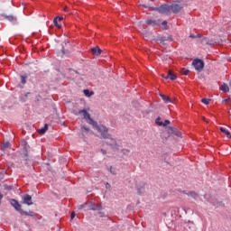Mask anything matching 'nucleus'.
I'll return each instance as SVG.
<instances>
[{
	"label": "nucleus",
	"mask_w": 231,
	"mask_h": 231,
	"mask_svg": "<svg viewBox=\"0 0 231 231\" xmlns=\"http://www.w3.org/2000/svg\"><path fill=\"white\" fill-rule=\"evenodd\" d=\"M93 127H96L97 133H100L102 138H104L106 141V143L110 145L111 147H116V139H114L111 134L107 133L108 129L106 127V125H100L97 123V125H93Z\"/></svg>",
	"instance_id": "nucleus-1"
},
{
	"label": "nucleus",
	"mask_w": 231,
	"mask_h": 231,
	"mask_svg": "<svg viewBox=\"0 0 231 231\" xmlns=\"http://www.w3.org/2000/svg\"><path fill=\"white\" fill-rule=\"evenodd\" d=\"M79 115H82L83 118L90 125H97V122L91 118V116L86 109L79 110Z\"/></svg>",
	"instance_id": "nucleus-2"
},
{
	"label": "nucleus",
	"mask_w": 231,
	"mask_h": 231,
	"mask_svg": "<svg viewBox=\"0 0 231 231\" xmlns=\"http://www.w3.org/2000/svg\"><path fill=\"white\" fill-rule=\"evenodd\" d=\"M192 66L194 67L196 71H199V73H200V71H203V68H205V61H203V60L201 59H195L192 61Z\"/></svg>",
	"instance_id": "nucleus-3"
},
{
	"label": "nucleus",
	"mask_w": 231,
	"mask_h": 231,
	"mask_svg": "<svg viewBox=\"0 0 231 231\" xmlns=\"http://www.w3.org/2000/svg\"><path fill=\"white\" fill-rule=\"evenodd\" d=\"M156 11L159 14H169V12H171V5H162L160 7H157Z\"/></svg>",
	"instance_id": "nucleus-4"
},
{
	"label": "nucleus",
	"mask_w": 231,
	"mask_h": 231,
	"mask_svg": "<svg viewBox=\"0 0 231 231\" xmlns=\"http://www.w3.org/2000/svg\"><path fill=\"white\" fill-rule=\"evenodd\" d=\"M10 204L14 207V210L21 214V210L23 209L21 208L22 206L19 204V201H17L15 199H13L10 200Z\"/></svg>",
	"instance_id": "nucleus-5"
},
{
	"label": "nucleus",
	"mask_w": 231,
	"mask_h": 231,
	"mask_svg": "<svg viewBox=\"0 0 231 231\" xmlns=\"http://www.w3.org/2000/svg\"><path fill=\"white\" fill-rule=\"evenodd\" d=\"M157 41L161 43V44H165V42H172V37L171 36H159L157 38Z\"/></svg>",
	"instance_id": "nucleus-6"
},
{
	"label": "nucleus",
	"mask_w": 231,
	"mask_h": 231,
	"mask_svg": "<svg viewBox=\"0 0 231 231\" xmlns=\"http://www.w3.org/2000/svg\"><path fill=\"white\" fill-rule=\"evenodd\" d=\"M22 199L24 205H33V202L32 201V196H30L29 194H24L22 197Z\"/></svg>",
	"instance_id": "nucleus-7"
},
{
	"label": "nucleus",
	"mask_w": 231,
	"mask_h": 231,
	"mask_svg": "<svg viewBox=\"0 0 231 231\" xmlns=\"http://www.w3.org/2000/svg\"><path fill=\"white\" fill-rule=\"evenodd\" d=\"M89 210H102V204H95L94 202H90L88 204Z\"/></svg>",
	"instance_id": "nucleus-8"
},
{
	"label": "nucleus",
	"mask_w": 231,
	"mask_h": 231,
	"mask_svg": "<svg viewBox=\"0 0 231 231\" xmlns=\"http://www.w3.org/2000/svg\"><path fill=\"white\" fill-rule=\"evenodd\" d=\"M173 12V14H178L181 10V6L178 4H172L170 5V11Z\"/></svg>",
	"instance_id": "nucleus-9"
},
{
	"label": "nucleus",
	"mask_w": 231,
	"mask_h": 231,
	"mask_svg": "<svg viewBox=\"0 0 231 231\" xmlns=\"http://www.w3.org/2000/svg\"><path fill=\"white\" fill-rule=\"evenodd\" d=\"M183 194H187V196H189V198H193V199H195L196 201H198V199H199V195H198V193H196L194 191H189L188 193L183 191Z\"/></svg>",
	"instance_id": "nucleus-10"
},
{
	"label": "nucleus",
	"mask_w": 231,
	"mask_h": 231,
	"mask_svg": "<svg viewBox=\"0 0 231 231\" xmlns=\"http://www.w3.org/2000/svg\"><path fill=\"white\" fill-rule=\"evenodd\" d=\"M162 77L163 79H165L166 80L168 79H170V80H176V79H177V77L175 76L174 73L171 72V70H169L168 75L166 77H164L163 75H162Z\"/></svg>",
	"instance_id": "nucleus-11"
},
{
	"label": "nucleus",
	"mask_w": 231,
	"mask_h": 231,
	"mask_svg": "<svg viewBox=\"0 0 231 231\" xmlns=\"http://www.w3.org/2000/svg\"><path fill=\"white\" fill-rule=\"evenodd\" d=\"M21 216H30V217H35V212L33 211H24V210H20Z\"/></svg>",
	"instance_id": "nucleus-12"
},
{
	"label": "nucleus",
	"mask_w": 231,
	"mask_h": 231,
	"mask_svg": "<svg viewBox=\"0 0 231 231\" xmlns=\"http://www.w3.org/2000/svg\"><path fill=\"white\" fill-rule=\"evenodd\" d=\"M91 52L93 55H96L98 57V55H100L102 53V50L98 47H95L91 49Z\"/></svg>",
	"instance_id": "nucleus-13"
},
{
	"label": "nucleus",
	"mask_w": 231,
	"mask_h": 231,
	"mask_svg": "<svg viewBox=\"0 0 231 231\" xmlns=\"http://www.w3.org/2000/svg\"><path fill=\"white\" fill-rule=\"evenodd\" d=\"M220 89H221V91H223V93H228V91H230V88H228V85L226 84V83H223Z\"/></svg>",
	"instance_id": "nucleus-14"
},
{
	"label": "nucleus",
	"mask_w": 231,
	"mask_h": 231,
	"mask_svg": "<svg viewBox=\"0 0 231 231\" xmlns=\"http://www.w3.org/2000/svg\"><path fill=\"white\" fill-rule=\"evenodd\" d=\"M146 24L149 26H158V23L155 20L148 19Z\"/></svg>",
	"instance_id": "nucleus-15"
},
{
	"label": "nucleus",
	"mask_w": 231,
	"mask_h": 231,
	"mask_svg": "<svg viewBox=\"0 0 231 231\" xmlns=\"http://www.w3.org/2000/svg\"><path fill=\"white\" fill-rule=\"evenodd\" d=\"M5 19H7V21H10V23H17V18L14 15H6Z\"/></svg>",
	"instance_id": "nucleus-16"
},
{
	"label": "nucleus",
	"mask_w": 231,
	"mask_h": 231,
	"mask_svg": "<svg viewBox=\"0 0 231 231\" xmlns=\"http://www.w3.org/2000/svg\"><path fill=\"white\" fill-rule=\"evenodd\" d=\"M160 97L163 100V102H165V104H169V102H171V97H167L163 94H161Z\"/></svg>",
	"instance_id": "nucleus-17"
},
{
	"label": "nucleus",
	"mask_w": 231,
	"mask_h": 231,
	"mask_svg": "<svg viewBox=\"0 0 231 231\" xmlns=\"http://www.w3.org/2000/svg\"><path fill=\"white\" fill-rule=\"evenodd\" d=\"M220 131L221 133H223L224 134H226V136L227 138H230L231 134H230V132L228 130H226V128L225 127H220Z\"/></svg>",
	"instance_id": "nucleus-18"
},
{
	"label": "nucleus",
	"mask_w": 231,
	"mask_h": 231,
	"mask_svg": "<svg viewBox=\"0 0 231 231\" xmlns=\"http://www.w3.org/2000/svg\"><path fill=\"white\" fill-rule=\"evenodd\" d=\"M199 42H201V44H212L210 42V40H208V38H207V37L201 38L199 40Z\"/></svg>",
	"instance_id": "nucleus-19"
},
{
	"label": "nucleus",
	"mask_w": 231,
	"mask_h": 231,
	"mask_svg": "<svg viewBox=\"0 0 231 231\" xmlns=\"http://www.w3.org/2000/svg\"><path fill=\"white\" fill-rule=\"evenodd\" d=\"M48 131V125H45L44 127L38 130L39 134H44Z\"/></svg>",
	"instance_id": "nucleus-20"
},
{
	"label": "nucleus",
	"mask_w": 231,
	"mask_h": 231,
	"mask_svg": "<svg viewBox=\"0 0 231 231\" xmlns=\"http://www.w3.org/2000/svg\"><path fill=\"white\" fill-rule=\"evenodd\" d=\"M83 93H84L85 97H93V95H94L93 91H89V89L83 90Z\"/></svg>",
	"instance_id": "nucleus-21"
},
{
	"label": "nucleus",
	"mask_w": 231,
	"mask_h": 231,
	"mask_svg": "<svg viewBox=\"0 0 231 231\" xmlns=\"http://www.w3.org/2000/svg\"><path fill=\"white\" fill-rule=\"evenodd\" d=\"M53 23H54V26H56L57 28H61L60 24H59V17H56L53 20Z\"/></svg>",
	"instance_id": "nucleus-22"
},
{
	"label": "nucleus",
	"mask_w": 231,
	"mask_h": 231,
	"mask_svg": "<svg viewBox=\"0 0 231 231\" xmlns=\"http://www.w3.org/2000/svg\"><path fill=\"white\" fill-rule=\"evenodd\" d=\"M201 102H202V104H205L206 106H208L210 104V99L202 98Z\"/></svg>",
	"instance_id": "nucleus-23"
},
{
	"label": "nucleus",
	"mask_w": 231,
	"mask_h": 231,
	"mask_svg": "<svg viewBox=\"0 0 231 231\" xmlns=\"http://www.w3.org/2000/svg\"><path fill=\"white\" fill-rule=\"evenodd\" d=\"M137 192L138 194H143V192H145V188L141 187V188H137Z\"/></svg>",
	"instance_id": "nucleus-24"
},
{
	"label": "nucleus",
	"mask_w": 231,
	"mask_h": 231,
	"mask_svg": "<svg viewBox=\"0 0 231 231\" xmlns=\"http://www.w3.org/2000/svg\"><path fill=\"white\" fill-rule=\"evenodd\" d=\"M180 73L182 75H189V73H190V70L187 69H182Z\"/></svg>",
	"instance_id": "nucleus-25"
},
{
	"label": "nucleus",
	"mask_w": 231,
	"mask_h": 231,
	"mask_svg": "<svg viewBox=\"0 0 231 231\" xmlns=\"http://www.w3.org/2000/svg\"><path fill=\"white\" fill-rule=\"evenodd\" d=\"M109 172H111V174H113L114 176H116V170L113 167L109 168Z\"/></svg>",
	"instance_id": "nucleus-26"
},
{
	"label": "nucleus",
	"mask_w": 231,
	"mask_h": 231,
	"mask_svg": "<svg viewBox=\"0 0 231 231\" xmlns=\"http://www.w3.org/2000/svg\"><path fill=\"white\" fill-rule=\"evenodd\" d=\"M198 37H199V39H201V35H200V34H197V35L190 34V35H189V38H190V39H198Z\"/></svg>",
	"instance_id": "nucleus-27"
},
{
	"label": "nucleus",
	"mask_w": 231,
	"mask_h": 231,
	"mask_svg": "<svg viewBox=\"0 0 231 231\" xmlns=\"http://www.w3.org/2000/svg\"><path fill=\"white\" fill-rule=\"evenodd\" d=\"M81 131H82V133H88V131H89V128L88 127V126H81Z\"/></svg>",
	"instance_id": "nucleus-28"
},
{
	"label": "nucleus",
	"mask_w": 231,
	"mask_h": 231,
	"mask_svg": "<svg viewBox=\"0 0 231 231\" xmlns=\"http://www.w3.org/2000/svg\"><path fill=\"white\" fill-rule=\"evenodd\" d=\"M2 147L4 149H8L10 147V143L9 142H5L3 143Z\"/></svg>",
	"instance_id": "nucleus-29"
},
{
	"label": "nucleus",
	"mask_w": 231,
	"mask_h": 231,
	"mask_svg": "<svg viewBox=\"0 0 231 231\" xmlns=\"http://www.w3.org/2000/svg\"><path fill=\"white\" fill-rule=\"evenodd\" d=\"M155 124H157V125H163V122H161V121H160V117H158V118L155 120Z\"/></svg>",
	"instance_id": "nucleus-30"
},
{
	"label": "nucleus",
	"mask_w": 231,
	"mask_h": 231,
	"mask_svg": "<svg viewBox=\"0 0 231 231\" xmlns=\"http://www.w3.org/2000/svg\"><path fill=\"white\" fill-rule=\"evenodd\" d=\"M21 82L22 84H26V77L21 76Z\"/></svg>",
	"instance_id": "nucleus-31"
},
{
	"label": "nucleus",
	"mask_w": 231,
	"mask_h": 231,
	"mask_svg": "<svg viewBox=\"0 0 231 231\" xmlns=\"http://www.w3.org/2000/svg\"><path fill=\"white\" fill-rule=\"evenodd\" d=\"M169 124H171V121H169V120H165L164 122H162L163 127L169 125Z\"/></svg>",
	"instance_id": "nucleus-32"
},
{
	"label": "nucleus",
	"mask_w": 231,
	"mask_h": 231,
	"mask_svg": "<svg viewBox=\"0 0 231 231\" xmlns=\"http://www.w3.org/2000/svg\"><path fill=\"white\" fill-rule=\"evenodd\" d=\"M75 212H72L70 215V220L72 221V219H75Z\"/></svg>",
	"instance_id": "nucleus-33"
},
{
	"label": "nucleus",
	"mask_w": 231,
	"mask_h": 231,
	"mask_svg": "<svg viewBox=\"0 0 231 231\" xmlns=\"http://www.w3.org/2000/svg\"><path fill=\"white\" fill-rule=\"evenodd\" d=\"M162 26H167V21H163V22L162 23Z\"/></svg>",
	"instance_id": "nucleus-34"
},
{
	"label": "nucleus",
	"mask_w": 231,
	"mask_h": 231,
	"mask_svg": "<svg viewBox=\"0 0 231 231\" xmlns=\"http://www.w3.org/2000/svg\"><path fill=\"white\" fill-rule=\"evenodd\" d=\"M59 21H62L63 17H58Z\"/></svg>",
	"instance_id": "nucleus-35"
},
{
	"label": "nucleus",
	"mask_w": 231,
	"mask_h": 231,
	"mask_svg": "<svg viewBox=\"0 0 231 231\" xmlns=\"http://www.w3.org/2000/svg\"><path fill=\"white\" fill-rule=\"evenodd\" d=\"M101 152H103L104 154H106V150H101Z\"/></svg>",
	"instance_id": "nucleus-36"
}]
</instances>
